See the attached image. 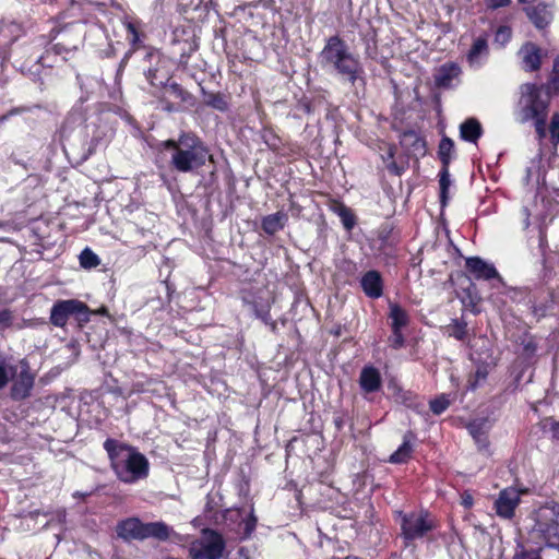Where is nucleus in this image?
Returning a JSON list of instances; mask_svg holds the SVG:
<instances>
[{
	"label": "nucleus",
	"instance_id": "obj_1",
	"mask_svg": "<svg viewBox=\"0 0 559 559\" xmlns=\"http://www.w3.org/2000/svg\"><path fill=\"white\" fill-rule=\"evenodd\" d=\"M103 448L108 455L110 468L120 481L134 484L148 476V460L136 448L114 438H107Z\"/></svg>",
	"mask_w": 559,
	"mask_h": 559
},
{
	"label": "nucleus",
	"instance_id": "obj_2",
	"mask_svg": "<svg viewBox=\"0 0 559 559\" xmlns=\"http://www.w3.org/2000/svg\"><path fill=\"white\" fill-rule=\"evenodd\" d=\"M323 67L335 70L352 84L362 79L364 69L357 57L337 36L331 37L320 55Z\"/></svg>",
	"mask_w": 559,
	"mask_h": 559
},
{
	"label": "nucleus",
	"instance_id": "obj_3",
	"mask_svg": "<svg viewBox=\"0 0 559 559\" xmlns=\"http://www.w3.org/2000/svg\"><path fill=\"white\" fill-rule=\"evenodd\" d=\"M520 90L518 119L521 122L534 120L538 136L545 138L548 97L543 98V87L534 83L522 84Z\"/></svg>",
	"mask_w": 559,
	"mask_h": 559
},
{
	"label": "nucleus",
	"instance_id": "obj_4",
	"mask_svg": "<svg viewBox=\"0 0 559 559\" xmlns=\"http://www.w3.org/2000/svg\"><path fill=\"white\" fill-rule=\"evenodd\" d=\"M393 514L400 522V537L404 548L414 546L417 540L428 538L429 534L438 527L435 516L425 509L409 512L396 510Z\"/></svg>",
	"mask_w": 559,
	"mask_h": 559
},
{
	"label": "nucleus",
	"instance_id": "obj_5",
	"mask_svg": "<svg viewBox=\"0 0 559 559\" xmlns=\"http://www.w3.org/2000/svg\"><path fill=\"white\" fill-rule=\"evenodd\" d=\"M116 533L127 543L147 538L166 542L170 538L174 530L163 521L144 523L136 516H130L117 523Z\"/></svg>",
	"mask_w": 559,
	"mask_h": 559
},
{
	"label": "nucleus",
	"instance_id": "obj_6",
	"mask_svg": "<svg viewBox=\"0 0 559 559\" xmlns=\"http://www.w3.org/2000/svg\"><path fill=\"white\" fill-rule=\"evenodd\" d=\"M180 143L164 142L166 150H174L171 164L178 171L188 173L204 166L207 160L213 162V156L203 142H192L187 148L179 147Z\"/></svg>",
	"mask_w": 559,
	"mask_h": 559
},
{
	"label": "nucleus",
	"instance_id": "obj_7",
	"mask_svg": "<svg viewBox=\"0 0 559 559\" xmlns=\"http://www.w3.org/2000/svg\"><path fill=\"white\" fill-rule=\"evenodd\" d=\"M93 311L82 300L79 299H59L50 309V323L56 328L64 329L70 318H73L80 328L85 326L91 321Z\"/></svg>",
	"mask_w": 559,
	"mask_h": 559
},
{
	"label": "nucleus",
	"instance_id": "obj_8",
	"mask_svg": "<svg viewBox=\"0 0 559 559\" xmlns=\"http://www.w3.org/2000/svg\"><path fill=\"white\" fill-rule=\"evenodd\" d=\"M534 531L547 546H559V503H547L536 510Z\"/></svg>",
	"mask_w": 559,
	"mask_h": 559
},
{
	"label": "nucleus",
	"instance_id": "obj_9",
	"mask_svg": "<svg viewBox=\"0 0 559 559\" xmlns=\"http://www.w3.org/2000/svg\"><path fill=\"white\" fill-rule=\"evenodd\" d=\"M226 548L223 535L213 528H204L200 538L189 547L191 559H221Z\"/></svg>",
	"mask_w": 559,
	"mask_h": 559
},
{
	"label": "nucleus",
	"instance_id": "obj_10",
	"mask_svg": "<svg viewBox=\"0 0 559 559\" xmlns=\"http://www.w3.org/2000/svg\"><path fill=\"white\" fill-rule=\"evenodd\" d=\"M20 368L21 370L13 379L9 392L10 399L14 402L28 399L35 386L36 374L31 370L29 362L25 358L20 360Z\"/></svg>",
	"mask_w": 559,
	"mask_h": 559
},
{
	"label": "nucleus",
	"instance_id": "obj_11",
	"mask_svg": "<svg viewBox=\"0 0 559 559\" xmlns=\"http://www.w3.org/2000/svg\"><path fill=\"white\" fill-rule=\"evenodd\" d=\"M464 267L466 273L475 281L497 280L503 284V277L499 274L496 266L478 255L465 258Z\"/></svg>",
	"mask_w": 559,
	"mask_h": 559
},
{
	"label": "nucleus",
	"instance_id": "obj_12",
	"mask_svg": "<svg viewBox=\"0 0 559 559\" xmlns=\"http://www.w3.org/2000/svg\"><path fill=\"white\" fill-rule=\"evenodd\" d=\"M377 240L379 242L378 252L385 258H396V249L401 236L395 227L390 223L382 224L377 230Z\"/></svg>",
	"mask_w": 559,
	"mask_h": 559
},
{
	"label": "nucleus",
	"instance_id": "obj_13",
	"mask_svg": "<svg viewBox=\"0 0 559 559\" xmlns=\"http://www.w3.org/2000/svg\"><path fill=\"white\" fill-rule=\"evenodd\" d=\"M521 502L520 491L515 488H506L499 492L495 501V510L498 516L510 520L515 515V509Z\"/></svg>",
	"mask_w": 559,
	"mask_h": 559
},
{
	"label": "nucleus",
	"instance_id": "obj_14",
	"mask_svg": "<svg viewBox=\"0 0 559 559\" xmlns=\"http://www.w3.org/2000/svg\"><path fill=\"white\" fill-rule=\"evenodd\" d=\"M532 312L535 317L544 318L555 305L554 290L545 285H540L533 290L530 299Z\"/></svg>",
	"mask_w": 559,
	"mask_h": 559
},
{
	"label": "nucleus",
	"instance_id": "obj_15",
	"mask_svg": "<svg viewBox=\"0 0 559 559\" xmlns=\"http://www.w3.org/2000/svg\"><path fill=\"white\" fill-rule=\"evenodd\" d=\"M546 55V51L533 41L524 43L518 51V56L521 60V67L527 72L537 71Z\"/></svg>",
	"mask_w": 559,
	"mask_h": 559
},
{
	"label": "nucleus",
	"instance_id": "obj_16",
	"mask_svg": "<svg viewBox=\"0 0 559 559\" xmlns=\"http://www.w3.org/2000/svg\"><path fill=\"white\" fill-rule=\"evenodd\" d=\"M461 67L455 62H445L435 70L433 81L439 88H451L459 84Z\"/></svg>",
	"mask_w": 559,
	"mask_h": 559
},
{
	"label": "nucleus",
	"instance_id": "obj_17",
	"mask_svg": "<svg viewBox=\"0 0 559 559\" xmlns=\"http://www.w3.org/2000/svg\"><path fill=\"white\" fill-rule=\"evenodd\" d=\"M489 58L488 39L485 36L474 38L469 50L466 53V61L471 69L483 68Z\"/></svg>",
	"mask_w": 559,
	"mask_h": 559
},
{
	"label": "nucleus",
	"instance_id": "obj_18",
	"mask_svg": "<svg viewBox=\"0 0 559 559\" xmlns=\"http://www.w3.org/2000/svg\"><path fill=\"white\" fill-rule=\"evenodd\" d=\"M359 284L361 290L368 298L379 299L383 296L384 280L378 270H369L364 273Z\"/></svg>",
	"mask_w": 559,
	"mask_h": 559
},
{
	"label": "nucleus",
	"instance_id": "obj_19",
	"mask_svg": "<svg viewBox=\"0 0 559 559\" xmlns=\"http://www.w3.org/2000/svg\"><path fill=\"white\" fill-rule=\"evenodd\" d=\"M402 143H390L386 156L383 157L388 169L395 175H401L408 165V155L403 152Z\"/></svg>",
	"mask_w": 559,
	"mask_h": 559
},
{
	"label": "nucleus",
	"instance_id": "obj_20",
	"mask_svg": "<svg viewBox=\"0 0 559 559\" xmlns=\"http://www.w3.org/2000/svg\"><path fill=\"white\" fill-rule=\"evenodd\" d=\"M358 383L364 394H372L380 391L382 388V377L379 369L373 365L364 366Z\"/></svg>",
	"mask_w": 559,
	"mask_h": 559
},
{
	"label": "nucleus",
	"instance_id": "obj_21",
	"mask_svg": "<svg viewBox=\"0 0 559 559\" xmlns=\"http://www.w3.org/2000/svg\"><path fill=\"white\" fill-rule=\"evenodd\" d=\"M62 150L70 163L80 165L94 152V142H61Z\"/></svg>",
	"mask_w": 559,
	"mask_h": 559
},
{
	"label": "nucleus",
	"instance_id": "obj_22",
	"mask_svg": "<svg viewBox=\"0 0 559 559\" xmlns=\"http://www.w3.org/2000/svg\"><path fill=\"white\" fill-rule=\"evenodd\" d=\"M417 441V435L413 430H407L403 435V440L401 445L394 451L390 457L389 462L391 464H406L413 457V453L415 451V443Z\"/></svg>",
	"mask_w": 559,
	"mask_h": 559
},
{
	"label": "nucleus",
	"instance_id": "obj_23",
	"mask_svg": "<svg viewBox=\"0 0 559 559\" xmlns=\"http://www.w3.org/2000/svg\"><path fill=\"white\" fill-rule=\"evenodd\" d=\"M328 207L340 217L343 227L347 231H352L354 229L357 224V216L350 207L338 199H330Z\"/></svg>",
	"mask_w": 559,
	"mask_h": 559
},
{
	"label": "nucleus",
	"instance_id": "obj_24",
	"mask_svg": "<svg viewBox=\"0 0 559 559\" xmlns=\"http://www.w3.org/2000/svg\"><path fill=\"white\" fill-rule=\"evenodd\" d=\"M525 12L530 21L536 28L543 29L552 20V13L546 4L538 3L536 5L526 7Z\"/></svg>",
	"mask_w": 559,
	"mask_h": 559
},
{
	"label": "nucleus",
	"instance_id": "obj_25",
	"mask_svg": "<svg viewBox=\"0 0 559 559\" xmlns=\"http://www.w3.org/2000/svg\"><path fill=\"white\" fill-rule=\"evenodd\" d=\"M388 388L396 403L408 408H416L418 406V395L415 392L405 390L399 383L393 381L389 383Z\"/></svg>",
	"mask_w": 559,
	"mask_h": 559
},
{
	"label": "nucleus",
	"instance_id": "obj_26",
	"mask_svg": "<svg viewBox=\"0 0 559 559\" xmlns=\"http://www.w3.org/2000/svg\"><path fill=\"white\" fill-rule=\"evenodd\" d=\"M287 221V214L278 211L276 213L263 216L261 221V228L266 235L273 236L280 230L284 229Z\"/></svg>",
	"mask_w": 559,
	"mask_h": 559
},
{
	"label": "nucleus",
	"instance_id": "obj_27",
	"mask_svg": "<svg viewBox=\"0 0 559 559\" xmlns=\"http://www.w3.org/2000/svg\"><path fill=\"white\" fill-rule=\"evenodd\" d=\"M271 151L288 159H298L302 156L304 150L298 142H265Z\"/></svg>",
	"mask_w": 559,
	"mask_h": 559
},
{
	"label": "nucleus",
	"instance_id": "obj_28",
	"mask_svg": "<svg viewBox=\"0 0 559 559\" xmlns=\"http://www.w3.org/2000/svg\"><path fill=\"white\" fill-rule=\"evenodd\" d=\"M389 319L391 320V330H403L409 323L407 311L397 302L389 304Z\"/></svg>",
	"mask_w": 559,
	"mask_h": 559
},
{
	"label": "nucleus",
	"instance_id": "obj_29",
	"mask_svg": "<svg viewBox=\"0 0 559 559\" xmlns=\"http://www.w3.org/2000/svg\"><path fill=\"white\" fill-rule=\"evenodd\" d=\"M469 435L473 437L479 451H489L490 440L488 431L485 428L484 423H471L467 426Z\"/></svg>",
	"mask_w": 559,
	"mask_h": 559
},
{
	"label": "nucleus",
	"instance_id": "obj_30",
	"mask_svg": "<svg viewBox=\"0 0 559 559\" xmlns=\"http://www.w3.org/2000/svg\"><path fill=\"white\" fill-rule=\"evenodd\" d=\"M462 140H477L483 135L480 122L475 118H468L460 126Z\"/></svg>",
	"mask_w": 559,
	"mask_h": 559
},
{
	"label": "nucleus",
	"instance_id": "obj_31",
	"mask_svg": "<svg viewBox=\"0 0 559 559\" xmlns=\"http://www.w3.org/2000/svg\"><path fill=\"white\" fill-rule=\"evenodd\" d=\"M455 142H439L438 158L441 163L440 169H450L451 162L456 156Z\"/></svg>",
	"mask_w": 559,
	"mask_h": 559
},
{
	"label": "nucleus",
	"instance_id": "obj_32",
	"mask_svg": "<svg viewBox=\"0 0 559 559\" xmlns=\"http://www.w3.org/2000/svg\"><path fill=\"white\" fill-rule=\"evenodd\" d=\"M467 325V322L463 318L452 319L451 323L447 326V333L450 337L464 342L468 336Z\"/></svg>",
	"mask_w": 559,
	"mask_h": 559
},
{
	"label": "nucleus",
	"instance_id": "obj_33",
	"mask_svg": "<svg viewBox=\"0 0 559 559\" xmlns=\"http://www.w3.org/2000/svg\"><path fill=\"white\" fill-rule=\"evenodd\" d=\"M439 199L441 207H445L449 202V189L451 186L450 169H440L439 174Z\"/></svg>",
	"mask_w": 559,
	"mask_h": 559
},
{
	"label": "nucleus",
	"instance_id": "obj_34",
	"mask_svg": "<svg viewBox=\"0 0 559 559\" xmlns=\"http://www.w3.org/2000/svg\"><path fill=\"white\" fill-rule=\"evenodd\" d=\"M559 142H538V156L540 162L551 164L557 155Z\"/></svg>",
	"mask_w": 559,
	"mask_h": 559
},
{
	"label": "nucleus",
	"instance_id": "obj_35",
	"mask_svg": "<svg viewBox=\"0 0 559 559\" xmlns=\"http://www.w3.org/2000/svg\"><path fill=\"white\" fill-rule=\"evenodd\" d=\"M80 265L83 269H94L100 264V259L98 255L88 247L83 249L79 255Z\"/></svg>",
	"mask_w": 559,
	"mask_h": 559
},
{
	"label": "nucleus",
	"instance_id": "obj_36",
	"mask_svg": "<svg viewBox=\"0 0 559 559\" xmlns=\"http://www.w3.org/2000/svg\"><path fill=\"white\" fill-rule=\"evenodd\" d=\"M490 365L487 362L480 364L476 367L475 372L469 377L468 383L472 390H475L479 382L485 381L489 374Z\"/></svg>",
	"mask_w": 559,
	"mask_h": 559
},
{
	"label": "nucleus",
	"instance_id": "obj_37",
	"mask_svg": "<svg viewBox=\"0 0 559 559\" xmlns=\"http://www.w3.org/2000/svg\"><path fill=\"white\" fill-rule=\"evenodd\" d=\"M204 103L217 110L224 111L228 108L227 99L219 93L205 94Z\"/></svg>",
	"mask_w": 559,
	"mask_h": 559
},
{
	"label": "nucleus",
	"instance_id": "obj_38",
	"mask_svg": "<svg viewBox=\"0 0 559 559\" xmlns=\"http://www.w3.org/2000/svg\"><path fill=\"white\" fill-rule=\"evenodd\" d=\"M450 406V400L447 394H440L429 402V408L433 415H441Z\"/></svg>",
	"mask_w": 559,
	"mask_h": 559
},
{
	"label": "nucleus",
	"instance_id": "obj_39",
	"mask_svg": "<svg viewBox=\"0 0 559 559\" xmlns=\"http://www.w3.org/2000/svg\"><path fill=\"white\" fill-rule=\"evenodd\" d=\"M257 524L258 518L254 515L253 508H251L250 514L241 523L243 539L251 537L252 533L255 531Z\"/></svg>",
	"mask_w": 559,
	"mask_h": 559
},
{
	"label": "nucleus",
	"instance_id": "obj_40",
	"mask_svg": "<svg viewBox=\"0 0 559 559\" xmlns=\"http://www.w3.org/2000/svg\"><path fill=\"white\" fill-rule=\"evenodd\" d=\"M14 314L9 308L0 310V330H7L13 325Z\"/></svg>",
	"mask_w": 559,
	"mask_h": 559
},
{
	"label": "nucleus",
	"instance_id": "obj_41",
	"mask_svg": "<svg viewBox=\"0 0 559 559\" xmlns=\"http://www.w3.org/2000/svg\"><path fill=\"white\" fill-rule=\"evenodd\" d=\"M392 335L389 337L390 346L393 349H400L405 345L403 330H391Z\"/></svg>",
	"mask_w": 559,
	"mask_h": 559
},
{
	"label": "nucleus",
	"instance_id": "obj_42",
	"mask_svg": "<svg viewBox=\"0 0 559 559\" xmlns=\"http://www.w3.org/2000/svg\"><path fill=\"white\" fill-rule=\"evenodd\" d=\"M511 36H512L511 28L509 26L502 25L497 29L495 40L503 46L510 41Z\"/></svg>",
	"mask_w": 559,
	"mask_h": 559
},
{
	"label": "nucleus",
	"instance_id": "obj_43",
	"mask_svg": "<svg viewBox=\"0 0 559 559\" xmlns=\"http://www.w3.org/2000/svg\"><path fill=\"white\" fill-rule=\"evenodd\" d=\"M543 423H544V425H543L544 429H548L551 432V438L554 440L559 441V421L549 417V418H545V420Z\"/></svg>",
	"mask_w": 559,
	"mask_h": 559
},
{
	"label": "nucleus",
	"instance_id": "obj_44",
	"mask_svg": "<svg viewBox=\"0 0 559 559\" xmlns=\"http://www.w3.org/2000/svg\"><path fill=\"white\" fill-rule=\"evenodd\" d=\"M521 344L523 347V352L526 355H534L537 350V343H536L534 336H532V335H528L525 338H523Z\"/></svg>",
	"mask_w": 559,
	"mask_h": 559
},
{
	"label": "nucleus",
	"instance_id": "obj_45",
	"mask_svg": "<svg viewBox=\"0 0 559 559\" xmlns=\"http://www.w3.org/2000/svg\"><path fill=\"white\" fill-rule=\"evenodd\" d=\"M513 559H540V556L534 550H526L522 547L515 552Z\"/></svg>",
	"mask_w": 559,
	"mask_h": 559
},
{
	"label": "nucleus",
	"instance_id": "obj_46",
	"mask_svg": "<svg viewBox=\"0 0 559 559\" xmlns=\"http://www.w3.org/2000/svg\"><path fill=\"white\" fill-rule=\"evenodd\" d=\"M549 131L552 140H559V114L552 116Z\"/></svg>",
	"mask_w": 559,
	"mask_h": 559
},
{
	"label": "nucleus",
	"instance_id": "obj_47",
	"mask_svg": "<svg viewBox=\"0 0 559 559\" xmlns=\"http://www.w3.org/2000/svg\"><path fill=\"white\" fill-rule=\"evenodd\" d=\"M546 88L548 96L559 93V75H551Z\"/></svg>",
	"mask_w": 559,
	"mask_h": 559
},
{
	"label": "nucleus",
	"instance_id": "obj_48",
	"mask_svg": "<svg viewBox=\"0 0 559 559\" xmlns=\"http://www.w3.org/2000/svg\"><path fill=\"white\" fill-rule=\"evenodd\" d=\"M9 382V374L3 362L0 364V389H3Z\"/></svg>",
	"mask_w": 559,
	"mask_h": 559
},
{
	"label": "nucleus",
	"instance_id": "obj_49",
	"mask_svg": "<svg viewBox=\"0 0 559 559\" xmlns=\"http://www.w3.org/2000/svg\"><path fill=\"white\" fill-rule=\"evenodd\" d=\"M510 3V0H486V4L488 8L498 9L506 7Z\"/></svg>",
	"mask_w": 559,
	"mask_h": 559
},
{
	"label": "nucleus",
	"instance_id": "obj_50",
	"mask_svg": "<svg viewBox=\"0 0 559 559\" xmlns=\"http://www.w3.org/2000/svg\"><path fill=\"white\" fill-rule=\"evenodd\" d=\"M551 75H559V59L554 61Z\"/></svg>",
	"mask_w": 559,
	"mask_h": 559
},
{
	"label": "nucleus",
	"instance_id": "obj_51",
	"mask_svg": "<svg viewBox=\"0 0 559 559\" xmlns=\"http://www.w3.org/2000/svg\"><path fill=\"white\" fill-rule=\"evenodd\" d=\"M334 425L337 428V430H341L343 428V425H344L343 418L342 417L334 418Z\"/></svg>",
	"mask_w": 559,
	"mask_h": 559
},
{
	"label": "nucleus",
	"instance_id": "obj_52",
	"mask_svg": "<svg viewBox=\"0 0 559 559\" xmlns=\"http://www.w3.org/2000/svg\"><path fill=\"white\" fill-rule=\"evenodd\" d=\"M128 29L133 34V40H135L138 35H136V31H135L134 26L132 24H129Z\"/></svg>",
	"mask_w": 559,
	"mask_h": 559
},
{
	"label": "nucleus",
	"instance_id": "obj_53",
	"mask_svg": "<svg viewBox=\"0 0 559 559\" xmlns=\"http://www.w3.org/2000/svg\"><path fill=\"white\" fill-rule=\"evenodd\" d=\"M97 313H99V314H107L108 313V309L106 307H102L100 309L97 310Z\"/></svg>",
	"mask_w": 559,
	"mask_h": 559
},
{
	"label": "nucleus",
	"instance_id": "obj_54",
	"mask_svg": "<svg viewBox=\"0 0 559 559\" xmlns=\"http://www.w3.org/2000/svg\"><path fill=\"white\" fill-rule=\"evenodd\" d=\"M344 559H362V558L358 557V556H354V555H348Z\"/></svg>",
	"mask_w": 559,
	"mask_h": 559
},
{
	"label": "nucleus",
	"instance_id": "obj_55",
	"mask_svg": "<svg viewBox=\"0 0 559 559\" xmlns=\"http://www.w3.org/2000/svg\"><path fill=\"white\" fill-rule=\"evenodd\" d=\"M521 3H530V2H533L534 0H519Z\"/></svg>",
	"mask_w": 559,
	"mask_h": 559
},
{
	"label": "nucleus",
	"instance_id": "obj_56",
	"mask_svg": "<svg viewBox=\"0 0 559 559\" xmlns=\"http://www.w3.org/2000/svg\"><path fill=\"white\" fill-rule=\"evenodd\" d=\"M246 551V549L242 547L239 549V554L242 555Z\"/></svg>",
	"mask_w": 559,
	"mask_h": 559
}]
</instances>
